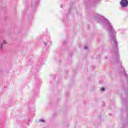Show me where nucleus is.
Listing matches in <instances>:
<instances>
[{
  "mask_svg": "<svg viewBox=\"0 0 128 128\" xmlns=\"http://www.w3.org/2000/svg\"><path fill=\"white\" fill-rule=\"evenodd\" d=\"M120 4L122 8H126L128 6V0H121L120 2Z\"/></svg>",
  "mask_w": 128,
  "mask_h": 128,
  "instance_id": "2",
  "label": "nucleus"
},
{
  "mask_svg": "<svg viewBox=\"0 0 128 128\" xmlns=\"http://www.w3.org/2000/svg\"><path fill=\"white\" fill-rule=\"evenodd\" d=\"M38 121L40 122H41L42 124H44V122H46V120H44V119H40Z\"/></svg>",
  "mask_w": 128,
  "mask_h": 128,
  "instance_id": "4",
  "label": "nucleus"
},
{
  "mask_svg": "<svg viewBox=\"0 0 128 128\" xmlns=\"http://www.w3.org/2000/svg\"><path fill=\"white\" fill-rule=\"evenodd\" d=\"M84 50H88V46H85L84 47Z\"/></svg>",
  "mask_w": 128,
  "mask_h": 128,
  "instance_id": "6",
  "label": "nucleus"
},
{
  "mask_svg": "<svg viewBox=\"0 0 128 128\" xmlns=\"http://www.w3.org/2000/svg\"><path fill=\"white\" fill-rule=\"evenodd\" d=\"M6 44V40H4L3 41L2 44L1 45V46L0 47V50H2V46H4V45Z\"/></svg>",
  "mask_w": 128,
  "mask_h": 128,
  "instance_id": "3",
  "label": "nucleus"
},
{
  "mask_svg": "<svg viewBox=\"0 0 128 128\" xmlns=\"http://www.w3.org/2000/svg\"><path fill=\"white\" fill-rule=\"evenodd\" d=\"M96 19L98 24H102L105 30L109 31L112 44V48L114 50H118V42H116V30L112 28V24L108 20L106 19L104 17L98 14L96 16Z\"/></svg>",
  "mask_w": 128,
  "mask_h": 128,
  "instance_id": "1",
  "label": "nucleus"
},
{
  "mask_svg": "<svg viewBox=\"0 0 128 128\" xmlns=\"http://www.w3.org/2000/svg\"><path fill=\"white\" fill-rule=\"evenodd\" d=\"M104 88H100V90H102V92H104Z\"/></svg>",
  "mask_w": 128,
  "mask_h": 128,
  "instance_id": "5",
  "label": "nucleus"
},
{
  "mask_svg": "<svg viewBox=\"0 0 128 128\" xmlns=\"http://www.w3.org/2000/svg\"><path fill=\"white\" fill-rule=\"evenodd\" d=\"M44 44H45V46H46V44H48V43L45 42L44 43Z\"/></svg>",
  "mask_w": 128,
  "mask_h": 128,
  "instance_id": "7",
  "label": "nucleus"
}]
</instances>
